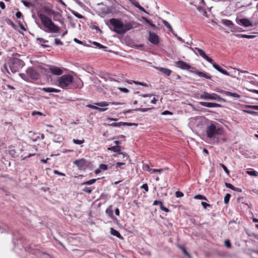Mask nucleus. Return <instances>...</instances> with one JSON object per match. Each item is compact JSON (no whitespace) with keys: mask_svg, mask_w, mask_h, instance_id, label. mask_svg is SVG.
Instances as JSON below:
<instances>
[{"mask_svg":"<svg viewBox=\"0 0 258 258\" xmlns=\"http://www.w3.org/2000/svg\"><path fill=\"white\" fill-rule=\"evenodd\" d=\"M212 64L213 67L218 72H220L223 75H226V76H229L231 77L234 78L235 77L230 75L229 73H228L226 70L222 69L219 65L217 64L214 61H212V63H211Z\"/></svg>","mask_w":258,"mask_h":258,"instance_id":"2eb2a0df","label":"nucleus"},{"mask_svg":"<svg viewBox=\"0 0 258 258\" xmlns=\"http://www.w3.org/2000/svg\"><path fill=\"white\" fill-rule=\"evenodd\" d=\"M220 165L221 166V167H222V168L223 169L224 171L226 172V173L227 175H229V171L228 170L227 168L223 164H220Z\"/></svg>","mask_w":258,"mask_h":258,"instance_id":"58836bf2","label":"nucleus"},{"mask_svg":"<svg viewBox=\"0 0 258 258\" xmlns=\"http://www.w3.org/2000/svg\"><path fill=\"white\" fill-rule=\"evenodd\" d=\"M84 142V141L83 140H78V139H74L73 140V142L76 144H77V145H80L82 143H83Z\"/></svg>","mask_w":258,"mask_h":258,"instance_id":"c9c22d12","label":"nucleus"},{"mask_svg":"<svg viewBox=\"0 0 258 258\" xmlns=\"http://www.w3.org/2000/svg\"><path fill=\"white\" fill-rule=\"evenodd\" d=\"M74 41H75V42H76V43H78V44H82L83 43V42H82L81 41H80V40H78V39H77V38H75V39H74Z\"/></svg>","mask_w":258,"mask_h":258,"instance_id":"338daca9","label":"nucleus"},{"mask_svg":"<svg viewBox=\"0 0 258 258\" xmlns=\"http://www.w3.org/2000/svg\"><path fill=\"white\" fill-rule=\"evenodd\" d=\"M42 90L48 93H58L60 90L51 87H46L42 88Z\"/></svg>","mask_w":258,"mask_h":258,"instance_id":"b1692460","label":"nucleus"},{"mask_svg":"<svg viewBox=\"0 0 258 258\" xmlns=\"http://www.w3.org/2000/svg\"><path fill=\"white\" fill-rule=\"evenodd\" d=\"M247 174H248L249 175L251 176H257L258 174V172L255 170H252V171H246Z\"/></svg>","mask_w":258,"mask_h":258,"instance_id":"2f4dec72","label":"nucleus"},{"mask_svg":"<svg viewBox=\"0 0 258 258\" xmlns=\"http://www.w3.org/2000/svg\"><path fill=\"white\" fill-rule=\"evenodd\" d=\"M82 190L84 192L90 194L92 192V189H91L90 187H85L83 188Z\"/></svg>","mask_w":258,"mask_h":258,"instance_id":"4c0bfd02","label":"nucleus"},{"mask_svg":"<svg viewBox=\"0 0 258 258\" xmlns=\"http://www.w3.org/2000/svg\"><path fill=\"white\" fill-rule=\"evenodd\" d=\"M226 95L237 98L240 97V95L239 94H238L236 93H232L229 91H227V92L226 93Z\"/></svg>","mask_w":258,"mask_h":258,"instance_id":"cd10ccee","label":"nucleus"},{"mask_svg":"<svg viewBox=\"0 0 258 258\" xmlns=\"http://www.w3.org/2000/svg\"><path fill=\"white\" fill-rule=\"evenodd\" d=\"M110 24L114 27L113 31L119 34H123L133 28L138 27V24L135 22L123 24L118 19L112 18L109 21Z\"/></svg>","mask_w":258,"mask_h":258,"instance_id":"f03ea898","label":"nucleus"},{"mask_svg":"<svg viewBox=\"0 0 258 258\" xmlns=\"http://www.w3.org/2000/svg\"><path fill=\"white\" fill-rule=\"evenodd\" d=\"M110 232L111 235L115 236L120 239L123 238L122 236L120 235L117 230L113 229V228H110Z\"/></svg>","mask_w":258,"mask_h":258,"instance_id":"5701e85b","label":"nucleus"},{"mask_svg":"<svg viewBox=\"0 0 258 258\" xmlns=\"http://www.w3.org/2000/svg\"><path fill=\"white\" fill-rule=\"evenodd\" d=\"M125 163L123 162H117L116 163V166L120 167L121 165H124Z\"/></svg>","mask_w":258,"mask_h":258,"instance_id":"774afa93","label":"nucleus"},{"mask_svg":"<svg viewBox=\"0 0 258 258\" xmlns=\"http://www.w3.org/2000/svg\"><path fill=\"white\" fill-rule=\"evenodd\" d=\"M94 104L98 106L92 104H89L87 105V107L93 109H97L99 111L102 112L104 111L107 109V108H105V107L108 106L109 103L102 101L100 102H96L94 103Z\"/></svg>","mask_w":258,"mask_h":258,"instance_id":"6e6552de","label":"nucleus"},{"mask_svg":"<svg viewBox=\"0 0 258 258\" xmlns=\"http://www.w3.org/2000/svg\"><path fill=\"white\" fill-rule=\"evenodd\" d=\"M54 173L55 174H57V175H60V176H65V174L64 173H61V172H59L58 170H54Z\"/></svg>","mask_w":258,"mask_h":258,"instance_id":"13d9d810","label":"nucleus"},{"mask_svg":"<svg viewBox=\"0 0 258 258\" xmlns=\"http://www.w3.org/2000/svg\"><path fill=\"white\" fill-rule=\"evenodd\" d=\"M24 64V61L21 59L14 58L11 60L10 69L13 73H15L20 69H22Z\"/></svg>","mask_w":258,"mask_h":258,"instance_id":"423d86ee","label":"nucleus"},{"mask_svg":"<svg viewBox=\"0 0 258 258\" xmlns=\"http://www.w3.org/2000/svg\"><path fill=\"white\" fill-rule=\"evenodd\" d=\"M212 64L213 67L218 72H220L223 75H226V76H229L231 77L234 78L235 77L230 75L229 73H228L226 70L222 69L219 65L217 64L214 61H212V63H211Z\"/></svg>","mask_w":258,"mask_h":258,"instance_id":"dca6fc26","label":"nucleus"},{"mask_svg":"<svg viewBox=\"0 0 258 258\" xmlns=\"http://www.w3.org/2000/svg\"><path fill=\"white\" fill-rule=\"evenodd\" d=\"M107 150L117 153L118 154H122V152L120 150V147L118 146H114L111 147H108Z\"/></svg>","mask_w":258,"mask_h":258,"instance_id":"4be33fe9","label":"nucleus"},{"mask_svg":"<svg viewBox=\"0 0 258 258\" xmlns=\"http://www.w3.org/2000/svg\"><path fill=\"white\" fill-rule=\"evenodd\" d=\"M37 40L39 43H41V42L44 43V42H47V40H45V39H44L43 38H38L37 39Z\"/></svg>","mask_w":258,"mask_h":258,"instance_id":"6e6d98bb","label":"nucleus"},{"mask_svg":"<svg viewBox=\"0 0 258 258\" xmlns=\"http://www.w3.org/2000/svg\"><path fill=\"white\" fill-rule=\"evenodd\" d=\"M183 194L180 191H176L175 192V196L177 197V198H181V197H182L183 196Z\"/></svg>","mask_w":258,"mask_h":258,"instance_id":"a19ab883","label":"nucleus"},{"mask_svg":"<svg viewBox=\"0 0 258 258\" xmlns=\"http://www.w3.org/2000/svg\"><path fill=\"white\" fill-rule=\"evenodd\" d=\"M125 124V123L123 122H113V123L109 124V125L114 126V127H120L121 125H124Z\"/></svg>","mask_w":258,"mask_h":258,"instance_id":"c85d7f7f","label":"nucleus"},{"mask_svg":"<svg viewBox=\"0 0 258 258\" xmlns=\"http://www.w3.org/2000/svg\"><path fill=\"white\" fill-rule=\"evenodd\" d=\"M22 2L23 4V5L26 7H29L31 6V3L29 2L22 1Z\"/></svg>","mask_w":258,"mask_h":258,"instance_id":"603ef678","label":"nucleus"},{"mask_svg":"<svg viewBox=\"0 0 258 258\" xmlns=\"http://www.w3.org/2000/svg\"><path fill=\"white\" fill-rule=\"evenodd\" d=\"M162 204H163V203L160 201L155 200L153 202V205L156 206V205H159L160 207L162 205Z\"/></svg>","mask_w":258,"mask_h":258,"instance_id":"49530a36","label":"nucleus"},{"mask_svg":"<svg viewBox=\"0 0 258 258\" xmlns=\"http://www.w3.org/2000/svg\"><path fill=\"white\" fill-rule=\"evenodd\" d=\"M236 22L238 25L243 26L245 27H248L252 26H257L258 25V22H255L253 24L249 19L247 18H237L236 19Z\"/></svg>","mask_w":258,"mask_h":258,"instance_id":"1a4fd4ad","label":"nucleus"},{"mask_svg":"<svg viewBox=\"0 0 258 258\" xmlns=\"http://www.w3.org/2000/svg\"><path fill=\"white\" fill-rule=\"evenodd\" d=\"M231 196L229 194H227L224 197V202L227 204L229 202Z\"/></svg>","mask_w":258,"mask_h":258,"instance_id":"72a5a7b5","label":"nucleus"},{"mask_svg":"<svg viewBox=\"0 0 258 258\" xmlns=\"http://www.w3.org/2000/svg\"><path fill=\"white\" fill-rule=\"evenodd\" d=\"M200 98L204 100H216L218 101H221L223 100V99L217 94H210L206 92H204L202 94L200 95Z\"/></svg>","mask_w":258,"mask_h":258,"instance_id":"0eeeda50","label":"nucleus"},{"mask_svg":"<svg viewBox=\"0 0 258 258\" xmlns=\"http://www.w3.org/2000/svg\"><path fill=\"white\" fill-rule=\"evenodd\" d=\"M221 22L223 25H224L226 26L230 27L233 25L232 22L229 20L222 19Z\"/></svg>","mask_w":258,"mask_h":258,"instance_id":"bb28decb","label":"nucleus"},{"mask_svg":"<svg viewBox=\"0 0 258 258\" xmlns=\"http://www.w3.org/2000/svg\"><path fill=\"white\" fill-rule=\"evenodd\" d=\"M141 187V188L144 189L146 192H147L149 190L148 186L147 183L143 184Z\"/></svg>","mask_w":258,"mask_h":258,"instance_id":"c03bdc74","label":"nucleus"},{"mask_svg":"<svg viewBox=\"0 0 258 258\" xmlns=\"http://www.w3.org/2000/svg\"><path fill=\"white\" fill-rule=\"evenodd\" d=\"M120 155H122V157L123 159H125V160H130L129 157H128V155L126 154V153L122 152V154H121Z\"/></svg>","mask_w":258,"mask_h":258,"instance_id":"3c124183","label":"nucleus"},{"mask_svg":"<svg viewBox=\"0 0 258 258\" xmlns=\"http://www.w3.org/2000/svg\"><path fill=\"white\" fill-rule=\"evenodd\" d=\"M55 12L47 6L42 7L40 12L37 13L43 25L50 33H57L59 31V28L45 14L48 16L54 15Z\"/></svg>","mask_w":258,"mask_h":258,"instance_id":"f257e3e1","label":"nucleus"},{"mask_svg":"<svg viewBox=\"0 0 258 258\" xmlns=\"http://www.w3.org/2000/svg\"><path fill=\"white\" fill-rule=\"evenodd\" d=\"M236 36L238 37L245 38L247 39H253L256 37L255 35L246 34H237Z\"/></svg>","mask_w":258,"mask_h":258,"instance_id":"393cba45","label":"nucleus"},{"mask_svg":"<svg viewBox=\"0 0 258 258\" xmlns=\"http://www.w3.org/2000/svg\"><path fill=\"white\" fill-rule=\"evenodd\" d=\"M0 7L2 9L4 10L6 8V6H5V4L4 2H0Z\"/></svg>","mask_w":258,"mask_h":258,"instance_id":"680f3d73","label":"nucleus"},{"mask_svg":"<svg viewBox=\"0 0 258 258\" xmlns=\"http://www.w3.org/2000/svg\"><path fill=\"white\" fill-rule=\"evenodd\" d=\"M212 64L213 67L218 72H220L223 75H226V76H229L231 77L234 78L235 77L230 75L229 73H228L226 70L222 69L219 65L217 64L214 61H212V63H211Z\"/></svg>","mask_w":258,"mask_h":258,"instance_id":"f3484780","label":"nucleus"},{"mask_svg":"<svg viewBox=\"0 0 258 258\" xmlns=\"http://www.w3.org/2000/svg\"><path fill=\"white\" fill-rule=\"evenodd\" d=\"M74 163L80 169H85L87 167V162L86 160L82 158L74 161Z\"/></svg>","mask_w":258,"mask_h":258,"instance_id":"9b49d317","label":"nucleus"},{"mask_svg":"<svg viewBox=\"0 0 258 258\" xmlns=\"http://www.w3.org/2000/svg\"><path fill=\"white\" fill-rule=\"evenodd\" d=\"M160 209L163 211H164L165 212H169V209L163 206V204H162V205L160 207Z\"/></svg>","mask_w":258,"mask_h":258,"instance_id":"09e8293b","label":"nucleus"},{"mask_svg":"<svg viewBox=\"0 0 258 258\" xmlns=\"http://www.w3.org/2000/svg\"><path fill=\"white\" fill-rule=\"evenodd\" d=\"M189 48L194 51L196 54H199L201 57L206 59L209 62L212 63L213 59L208 56L202 49L198 47L194 48L191 47H189Z\"/></svg>","mask_w":258,"mask_h":258,"instance_id":"9d476101","label":"nucleus"},{"mask_svg":"<svg viewBox=\"0 0 258 258\" xmlns=\"http://www.w3.org/2000/svg\"><path fill=\"white\" fill-rule=\"evenodd\" d=\"M149 40L151 43L156 45L159 43V37L155 33L149 32Z\"/></svg>","mask_w":258,"mask_h":258,"instance_id":"ddd939ff","label":"nucleus"},{"mask_svg":"<svg viewBox=\"0 0 258 258\" xmlns=\"http://www.w3.org/2000/svg\"><path fill=\"white\" fill-rule=\"evenodd\" d=\"M225 245L228 248L231 247V243L229 240H226L225 241Z\"/></svg>","mask_w":258,"mask_h":258,"instance_id":"8fccbe9b","label":"nucleus"},{"mask_svg":"<svg viewBox=\"0 0 258 258\" xmlns=\"http://www.w3.org/2000/svg\"><path fill=\"white\" fill-rule=\"evenodd\" d=\"M54 43L56 45H62L63 44L62 42L58 39H55L54 40Z\"/></svg>","mask_w":258,"mask_h":258,"instance_id":"37998d69","label":"nucleus"},{"mask_svg":"<svg viewBox=\"0 0 258 258\" xmlns=\"http://www.w3.org/2000/svg\"><path fill=\"white\" fill-rule=\"evenodd\" d=\"M194 73L198 75L200 77L205 78L207 79H211V76L208 74L200 72L199 71H194Z\"/></svg>","mask_w":258,"mask_h":258,"instance_id":"412c9836","label":"nucleus"},{"mask_svg":"<svg viewBox=\"0 0 258 258\" xmlns=\"http://www.w3.org/2000/svg\"><path fill=\"white\" fill-rule=\"evenodd\" d=\"M195 199H199V200H207L206 197L204 196L201 195H198L195 196Z\"/></svg>","mask_w":258,"mask_h":258,"instance_id":"f704fd0d","label":"nucleus"},{"mask_svg":"<svg viewBox=\"0 0 258 258\" xmlns=\"http://www.w3.org/2000/svg\"><path fill=\"white\" fill-rule=\"evenodd\" d=\"M162 114L163 115H167V114L172 115V112H171L170 111H168V110H165V111H163L162 113Z\"/></svg>","mask_w":258,"mask_h":258,"instance_id":"052dcab7","label":"nucleus"},{"mask_svg":"<svg viewBox=\"0 0 258 258\" xmlns=\"http://www.w3.org/2000/svg\"><path fill=\"white\" fill-rule=\"evenodd\" d=\"M73 77L71 75H64L60 77L57 80L58 86L66 88L73 82Z\"/></svg>","mask_w":258,"mask_h":258,"instance_id":"39448f33","label":"nucleus"},{"mask_svg":"<svg viewBox=\"0 0 258 258\" xmlns=\"http://www.w3.org/2000/svg\"><path fill=\"white\" fill-rule=\"evenodd\" d=\"M145 167L147 168V170L148 171H149L150 173L153 174L156 172V170H155V169H152L150 168L149 166L148 165H146Z\"/></svg>","mask_w":258,"mask_h":258,"instance_id":"473e14b6","label":"nucleus"},{"mask_svg":"<svg viewBox=\"0 0 258 258\" xmlns=\"http://www.w3.org/2000/svg\"><path fill=\"white\" fill-rule=\"evenodd\" d=\"M179 247L182 250V251L183 252V253L187 255V256H189V254L188 253V252L187 251V250H186L185 248L183 246H179Z\"/></svg>","mask_w":258,"mask_h":258,"instance_id":"ea45409f","label":"nucleus"},{"mask_svg":"<svg viewBox=\"0 0 258 258\" xmlns=\"http://www.w3.org/2000/svg\"><path fill=\"white\" fill-rule=\"evenodd\" d=\"M217 92H219V93H224L226 95V93L227 92V91H225V90H221V89H219V90H217Z\"/></svg>","mask_w":258,"mask_h":258,"instance_id":"0e129e2a","label":"nucleus"},{"mask_svg":"<svg viewBox=\"0 0 258 258\" xmlns=\"http://www.w3.org/2000/svg\"><path fill=\"white\" fill-rule=\"evenodd\" d=\"M135 6H136V7L138 8L141 11L145 12L144 8L142 7L141 6H140L138 3L135 4Z\"/></svg>","mask_w":258,"mask_h":258,"instance_id":"a18cd8bd","label":"nucleus"},{"mask_svg":"<svg viewBox=\"0 0 258 258\" xmlns=\"http://www.w3.org/2000/svg\"><path fill=\"white\" fill-rule=\"evenodd\" d=\"M134 83L136 84H140L141 85L144 86H147L146 84L143 83V82H139L138 81H134Z\"/></svg>","mask_w":258,"mask_h":258,"instance_id":"bf43d9fd","label":"nucleus"},{"mask_svg":"<svg viewBox=\"0 0 258 258\" xmlns=\"http://www.w3.org/2000/svg\"><path fill=\"white\" fill-rule=\"evenodd\" d=\"M201 204H202V205L203 206V207L204 208H205V209H206L207 207H210V205L209 204H208V203H206V202H202L201 203Z\"/></svg>","mask_w":258,"mask_h":258,"instance_id":"4d7b16f0","label":"nucleus"},{"mask_svg":"<svg viewBox=\"0 0 258 258\" xmlns=\"http://www.w3.org/2000/svg\"><path fill=\"white\" fill-rule=\"evenodd\" d=\"M247 107L253 109L254 110H258V105H250L247 106Z\"/></svg>","mask_w":258,"mask_h":258,"instance_id":"de8ad7c7","label":"nucleus"},{"mask_svg":"<svg viewBox=\"0 0 258 258\" xmlns=\"http://www.w3.org/2000/svg\"><path fill=\"white\" fill-rule=\"evenodd\" d=\"M149 109H150L149 108H136L135 109V110L136 111H140L142 112H145L147 111Z\"/></svg>","mask_w":258,"mask_h":258,"instance_id":"e433bc0d","label":"nucleus"},{"mask_svg":"<svg viewBox=\"0 0 258 258\" xmlns=\"http://www.w3.org/2000/svg\"><path fill=\"white\" fill-rule=\"evenodd\" d=\"M153 96L152 94H143L142 95V96L144 98L148 97H151Z\"/></svg>","mask_w":258,"mask_h":258,"instance_id":"69168bd1","label":"nucleus"},{"mask_svg":"<svg viewBox=\"0 0 258 258\" xmlns=\"http://www.w3.org/2000/svg\"><path fill=\"white\" fill-rule=\"evenodd\" d=\"M163 23L164 25V26L168 29L169 31H170L171 33L174 34V31L171 26L167 21L165 20H163Z\"/></svg>","mask_w":258,"mask_h":258,"instance_id":"a878e982","label":"nucleus"},{"mask_svg":"<svg viewBox=\"0 0 258 258\" xmlns=\"http://www.w3.org/2000/svg\"><path fill=\"white\" fill-rule=\"evenodd\" d=\"M199 104L203 106L209 108L221 107V105L220 104L212 102H200Z\"/></svg>","mask_w":258,"mask_h":258,"instance_id":"a211bd4d","label":"nucleus"},{"mask_svg":"<svg viewBox=\"0 0 258 258\" xmlns=\"http://www.w3.org/2000/svg\"><path fill=\"white\" fill-rule=\"evenodd\" d=\"M212 64L213 67L218 72H220L223 75H226V76H229L231 77L234 78L235 77L230 75L229 73H228L226 70L222 69L219 65L217 64L214 61H212V63H211Z\"/></svg>","mask_w":258,"mask_h":258,"instance_id":"4468645a","label":"nucleus"},{"mask_svg":"<svg viewBox=\"0 0 258 258\" xmlns=\"http://www.w3.org/2000/svg\"><path fill=\"white\" fill-rule=\"evenodd\" d=\"M225 186L229 188L232 189H234V186L231 183L225 182Z\"/></svg>","mask_w":258,"mask_h":258,"instance_id":"5fc2aeb1","label":"nucleus"},{"mask_svg":"<svg viewBox=\"0 0 258 258\" xmlns=\"http://www.w3.org/2000/svg\"><path fill=\"white\" fill-rule=\"evenodd\" d=\"M96 180H97L96 179H92L91 180H89L88 181L83 182V183H82L81 185H91V184L94 183L96 182Z\"/></svg>","mask_w":258,"mask_h":258,"instance_id":"7c9ffc66","label":"nucleus"},{"mask_svg":"<svg viewBox=\"0 0 258 258\" xmlns=\"http://www.w3.org/2000/svg\"><path fill=\"white\" fill-rule=\"evenodd\" d=\"M19 75L23 80L27 82H30L31 80H37L39 78V73L31 67L27 69L26 73H20Z\"/></svg>","mask_w":258,"mask_h":258,"instance_id":"20e7f679","label":"nucleus"},{"mask_svg":"<svg viewBox=\"0 0 258 258\" xmlns=\"http://www.w3.org/2000/svg\"><path fill=\"white\" fill-rule=\"evenodd\" d=\"M206 133L208 138L210 140L213 141L217 140L218 141V137L223 134V129L211 123L207 127Z\"/></svg>","mask_w":258,"mask_h":258,"instance_id":"7ed1b4c3","label":"nucleus"},{"mask_svg":"<svg viewBox=\"0 0 258 258\" xmlns=\"http://www.w3.org/2000/svg\"><path fill=\"white\" fill-rule=\"evenodd\" d=\"M118 89L120 90L121 92L124 93L128 92V90L125 88L119 87Z\"/></svg>","mask_w":258,"mask_h":258,"instance_id":"864d4df0","label":"nucleus"},{"mask_svg":"<svg viewBox=\"0 0 258 258\" xmlns=\"http://www.w3.org/2000/svg\"><path fill=\"white\" fill-rule=\"evenodd\" d=\"M154 68L156 70H158L159 71L161 72L162 74H163L164 75H165L167 76H169L172 73V71L171 70L167 69V68L159 67H155Z\"/></svg>","mask_w":258,"mask_h":258,"instance_id":"aec40b11","label":"nucleus"},{"mask_svg":"<svg viewBox=\"0 0 258 258\" xmlns=\"http://www.w3.org/2000/svg\"><path fill=\"white\" fill-rule=\"evenodd\" d=\"M49 70L50 73L54 75L59 76L62 75L63 73L62 71L59 68L54 66L50 67Z\"/></svg>","mask_w":258,"mask_h":258,"instance_id":"6ab92c4d","label":"nucleus"},{"mask_svg":"<svg viewBox=\"0 0 258 258\" xmlns=\"http://www.w3.org/2000/svg\"><path fill=\"white\" fill-rule=\"evenodd\" d=\"M93 44L97 46L100 49H105V50H106V49H107V47L101 44L100 43H98L97 42H95V41H94L93 42Z\"/></svg>","mask_w":258,"mask_h":258,"instance_id":"c756f323","label":"nucleus"},{"mask_svg":"<svg viewBox=\"0 0 258 258\" xmlns=\"http://www.w3.org/2000/svg\"><path fill=\"white\" fill-rule=\"evenodd\" d=\"M175 66L182 70H189L191 68V66L189 64L182 60L177 61L176 62Z\"/></svg>","mask_w":258,"mask_h":258,"instance_id":"f8f14e48","label":"nucleus"},{"mask_svg":"<svg viewBox=\"0 0 258 258\" xmlns=\"http://www.w3.org/2000/svg\"><path fill=\"white\" fill-rule=\"evenodd\" d=\"M99 168L100 169V170H106L107 169V165L105 164H101L99 165Z\"/></svg>","mask_w":258,"mask_h":258,"instance_id":"79ce46f5","label":"nucleus"},{"mask_svg":"<svg viewBox=\"0 0 258 258\" xmlns=\"http://www.w3.org/2000/svg\"><path fill=\"white\" fill-rule=\"evenodd\" d=\"M22 15V13L20 12H17L16 14V16L17 18H20Z\"/></svg>","mask_w":258,"mask_h":258,"instance_id":"e2e57ef3","label":"nucleus"}]
</instances>
